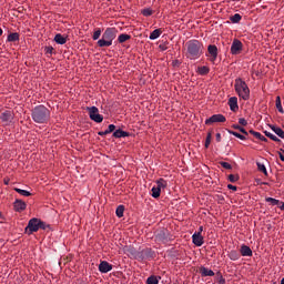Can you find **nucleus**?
Instances as JSON below:
<instances>
[{
  "label": "nucleus",
  "instance_id": "51",
  "mask_svg": "<svg viewBox=\"0 0 284 284\" xmlns=\"http://www.w3.org/2000/svg\"><path fill=\"white\" fill-rule=\"evenodd\" d=\"M215 139H216V142H217V143H221V141H222V134H221V133H216Z\"/></svg>",
  "mask_w": 284,
  "mask_h": 284
},
{
  "label": "nucleus",
  "instance_id": "49",
  "mask_svg": "<svg viewBox=\"0 0 284 284\" xmlns=\"http://www.w3.org/2000/svg\"><path fill=\"white\" fill-rule=\"evenodd\" d=\"M53 50H54L53 47H45V48H44L45 53H49V54H52V53H53Z\"/></svg>",
  "mask_w": 284,
  "mask_h": 284
},
{
  "label": "nucleus",
  "instance_id": "17",
  "mask_svg": "<svg viewBox=\"0 0 284 284\" xmlns=\"http://www.w3.org/2000/svg\"><path fill=\"white\" fill-rule=\"evenodd\" d=\"M200 274L202 277H214L215 276V272L209 267L202 266L200 268Z\"/></svg>",
  "mask_w": 284,
  "mask_h": 284
},
{
  "label": "nucleus",
  "instance_id": "26",
  "mask_svg": "<svg viewBox=\"0 0 284 284\" xmlns=\"http://www.w3.org/2000/svg\"><path fill=\"white\" fill-rule=\"evenodd\" d=\"M151 196L153 197V199H160V196H161V189L160 187H158V186H153L152 189H151Z\"/></svg>",
  "mask_w": 284,
  "mask_h": 284
},
{
  "label": "nucleus",
  "instance_id": "36",
  "mask_svg": "<svg viewBox=\"0 0 284 284\" xmlns=\"http://www.w3.org/2000/svg\"><path fill=\"white\" fill-rule=\"evenodd\" d=\"M156 187H159V190H162V187H168V182L164 179H160L156 181Z\"/></svg>",
  "mask_w": 284,
  "mask_h": 284
},
{
  "label": "nucleus",
  "instance_id": "39",
  "mask_svg": "<svg viewBox=\"0 0 284 284\" xmlns=\"http://www.w3.org/2000/svg\"><path fill=\"white\" fill-rule=\"evenodd\" d=\"M212 143V132H209L205 139L204 148L209 149Z\"/></svg>",
  "mask_w": 284,
  "mask_h": 284
},
{
  "label": "nucleus",
  "instance_id": "11",
  "mask_svg": "<svg viewBox=\"0 0 284 284\" xmlns=\"http://www.w3.org/2000/svg\"><path fill=\"white\" fill-rule=\"evenodd\" d=\"M207 52L210 54V61L215 62L219 57V48L215 44H210L207 47Z\"/></svg>",
  "mask_w": 284,
  "mask_h": 284
},
{
  "label": "nucleus",
  "instance_id": "6",
  "mask_svg": "<svg viewBox=\"0 0 284 284\" xmlns=\"http://www.w3.org/2000/svg\"><path fill=\"white\" fill-rule=\"evenodd\" d=\"M155 240L159 243L169 244L170 242L173 241V236L168 230H161L158 231V233L155 234Z\"/></svg>",
  "mask_w": 284,
  "mask_h": 284
},
{
  "label": "nucleus",
  "instance_id": "15",
  "mask_svg": "<svg viewBox=\"0 0 284 284\" xmlns=\"http://www.w3.org/2000/svg\"><path fill=\"white\" fill-rule=\"evenodd\" d=\"M241 256L243 257H252L253 256V250L248 246L243 244L240 248Z\"/></svg>",
  "mask_w": 284,
  "mask_h": 284
},
{
  "label": "nucleus",
  "instance_id": "9",
  "mask_svg": "<svg viewBox=\"0 0 284 284\" xmlns=\"http://www.w3.org/2000/svg\"><path fill=\"white\" fill-rule=\"evenodd\" d=\"M243 42L237 40V39H234L233 42H232V45H231V53L233 55H237L240 54L242 51H243Z\"/></svg>",
  "mask_w": 284,
  "mask_h": 284
},
{
  "label": "nucleus",
  "instance_id": "53",
  "mask_svg": "<svg viewBox=\"0 0 284 284\" xmlns=\"http://www.w3.org/2000/svg\"><path fill=\"white\" fill-rule=\"evenodd\" d=\"M203 231H204V226H200L197 233H200V235H202Z\"/></svg>",
  "mask_w": 284,
  "mask_h": 284
},
{
  "label": "nucleus",
  "instance_id": "13",
  "mask_svg": "<svg viewBox=\"0 0 284 284\" xmlns=\"http://www.w3.org/2000/svg\"><path fill=\"white\" fill-rule=\"evenodd\" d=\"M112 270H113V265L110 264L108 261H102V262L99 264V272H100L101 274H108V273H110Z\"/></svg>",
  "mask_w": 284,
  "mask_h": 284
},
{
  "label": "nucleus",
  "instance_id": "28",
  "mask_svg": "<svg viewBox=\"0 0 284 284\" xmlns=\"http://www.w3.org/2000/svg\"><path fill=\"white\" fill-rule=\"evenodd\" d=\"M161 34H162L161 29H155L154 31H152V32L150 33L149 39H150V40H156L158 38L161 37Z\"/></svg>",
  "mask_w": 284,
  "mask_h": 284
},
{
  "label": "nucleus",
  "instance_id": "40",
  "mask_svg": "<svg viewBox=\"0 0 284 284\" xmlns=\"http://www.w3.org/2000/svg\"><path fill=\"white\" fill-rule=\"evenodd\" d=\"M232 128L235 129V130L241 131L245 135H248V132L246 131V129L241 126L240 124H233Z\"/></svg>",
  "mask_w": 284,
  "mask_h": 284
},
{
  "label": "nucleus",
  "instance_id": "58",
  "mask_svg": "<svg viewBox=\"0 0 284 284\" xmlns=\"http://www.w3.org/2000/svg\"><path fill=\"white\" fill-rule=\"evenodd\" d=\"M103 133L106 135V134H110L108 130L103 131Z\"/></svg>",
  "mask_w": 284,
  "mask_h": 284
},
{
  "label": "nucleus",
  "instance_id": "29",
  "mask_svg": "<svg viewBox=\"0 0 284 284\" xmlns=\"http://www.w3.org/2000/svg\"><path fill=\"white\" fill-rule=\"evenodd\" d=\"M14 192H17L18 194H20V196H31L32 193L27 191V190H23V189H19V187H14L13 189Z\"/></svg>",
  "mask_w": 284,
  "mask_h": 284
},
{
  "label": "nucleus",
  "instance_id": "1",
  "mask_svg": "<svg viewBox=\"0 0 284 284\" xmlns=\"http://www.w3.org/2000/svg\"><path fill=\"white\" fill-rule=\"evenodd\" d=\"M31 119L34 123L45 124L51 119V111L43 104L36 105L31 110Z\"/></svg>",
  "mask_w": 284,
  "mask_h": 284
},
{
  "label": "nucleus",
  "instance_id": "20",
  "mask_svg": "<svg viewBox=\"0 0 284 284\" xmlns=\"http://www.w3.org/2000/svg\"><path fill=\"white\" fill-rule=\"evenodd\" d=\"M271 128V130L277 135L280 136V139H284V131L283 129L275 126L274 124H270L268 125Z\"/></svg>",
  "mask_w": 284,
  "mask_h": 284
},
{
  "label": "nucleus",
  "instance_id": "22",
  "mask_svg": "<svg viewBox=\"0 0 284 284\" xmlns=\"http://www.w3.org/2000/svg\"><path fill=\"white\" fill-rule=\"evenodd\" d=\"M248 132L251 134H253L255 136V139H257L258 141H263L264 143H267V138H265L263 134H261V132H256L254 130H250Z\"/></svg>",
  "mask_w": 284,
  "mask_h": 284
},
{
  "label": "nucleus",
  "instance_id": "55",
  "mask_svg": "<svg viewBox=\"0 0 284 284\" xmlns=\"http://www.w3.org/2000/svg\"><path fill=\"white\" fill-rule=\"evenodd\" d=\"M98 135H100V136H104L105 134H104V131H100V132H98Z\"/></svg>",
  "mask_w": 284,
  "mask_h": 284
},
{
  "label": "nucleus",
  "instance_id": "59",
  "mask_svg": "<svg viewBox=\"0 0 284 284\" xmlns=\"http://www.w3.org/2000/svg\"><path fill=\"white\" fill-rule=\"evenodd\" d=\"M280 152H281V154H284V150L283 149H281Z\"/></svg>",
  "mask_w": 284,
  "mask_h": 284
},
{
  "label": "nucleus",
  "instance_id": "23",
  "mask_svg": "<svg viewBox=\"0 0 284 284\" xmlns=\"http://www.w3.org/2000/svg\"><path fill=\"white\" fill-rule=\"evenodd\" d=\"M162 280L161 276L151 275L146 278V284H160V281Z\"/></svg>",
  "mask_w": 284,
  "mask_h": 284
},
{
  "label": "nucleus",
  "instance_id": "33",
  "mask_svg": "<svg viewBox=\"0 0 284 284\" xmlns=\"http://www.w3.org/2000/svg\"><path fill=\"white\" fill-rule=\"evenodd\" d=\"M258 172H262L265 176H267V168H265V164L261 162H256Z\"/></svg>",
  "mask_w": 284,
  "mask_h": 284
},
{
  "label": "nucleus",
  "instance_id": "34",
  "mask_svg": "<svg viewBox=\"0 0 284 284\" xmlns=\"http://www.w3.org/2000/svg\"><path fill=\"white\" fill-rule=\"evenodd\" d=\"M275 105L280 113H284L283 104L281 103V97H276Z\"/></svg>",
  "mask_w": 284,
  "mask_h": 284
},
{
  "label": "nucleus",
  "instance_id": "14",
  "mask_svg": "<svg viewBox=\"0 0 284 284\" xmlns=\"http://www.w3.org/2000/svg\"><path fill=\"white\" fill-rule=\"evenodd\" d=\"M192 243L196 246V247H202L204 245V237L201 233H194L192 235Z\"/></svg>",
  "mask_w": 284,
  "mask_h": 284
},
{
  "label": "nucleus",
  "instance_id": "43",
  "mask_svg": "<svg viewBox=\"0 0 284 284\" xmlns=\"http://www.w3.org/2000/svg\"><path fill=\"white\" fill-rule=\"evenodd\" d=\"M220 165L224 168V170H233L232 164H230L229 162H220Z\"/></svg>",
  "mask_w": 284,
  "mask_h": 284
},
{
  "label": "nucleus",
  "instance_id": "30",
  "mask_svg": "<svg viewBox=\"0 0 284 284\" xmlns=\"http://www.w3.org/2000/svg\"><path fill=\"white\" fill-rule=\"evenodd\" d=\"M211 69L206 65L197 68V72L200 75H207L210 73Z\"/></svg>",
  "mask_w": 284,
  "mask_h": 284
},
{
  "label": "nucleus",
  "instance_id": "57",
  "mask_svg": "<svg viewBox=\"0 0 284 284\" xmlns=\"http://www.w3.org/2000/svg\"><path fill=\"white\" fill-rule=\"evenodd\" d=\"M3 34V30L0 28V37Z\"/></svg>",
  "mask_w": 284,
  "mask_h": 284
},
{
  "label": "nucleus",
  "instance_id": "52",
  "mask_svg": "<svg viewBox=\"0 0 284 284\" xmlns=\"http://www.w3.org/2000/svg\"><path fill=\"white\" fill-rule=\"evenodd\" d=\"M159 49H160L161 51H165V50H168V45H166V44H160V45H159Z\"/></svg>",
  "mask_w": 284,
  "mask_h": 284
},
{
  "label": "nucleus",
  "instance_id": "21",
  "mask_svg": "<svg viewBox=\"0 0 284 284\" xmlns=\"http://www.w3.org/2000/svg\"><path fill=\"white\" fill-rule=\"evenodd\" d=\"M67 41H68V39L65 37H63L61 33H58L54 36V42L57 44L63 45L67 43Z\"/></svg>",
  "mask_w": 284,
  "mask_h": 284
},
{
  "label": "nucleus",
  "instance_id": "56",
  "mask_svg": "<svg viewBox=\"0 0 284 284\" xmlns=\"http://www.w3.org/2000/svg\"><path fill=\"white\" fill-rule=\"evenodd\" d=\"M280 154V159H281V161H283L284 162V155H283V153H278Z\"/></svg>",
  "mask_w": 284,
  "mask_h": 284
},
{
  "label": "nucleus",
  "instance_id": "48",
  "mask_svg": "<svg viewBox=\"0 0 284 284\" xmlns=\"http://www.w3.org/2000/svg\"><path fill=\"white\" fill-rule=\"evenodd\" d=\"M217 283L219 284H226V278L223 275H220Z\"/></svg>",
  "mask_w": 284,
  "mask_h": 284
},
{
  "label": "nucleus",
  "instance_id": "4",
  "mask_svg": "<svg viewBox=\"0 0 284 284\" xmlns=\"http://www.w3.org/2000/svg\"><path fill=\"white\" fill-rule=\"evenodd\" d=\"M234 89H235V92L237 93V95L240 98H242L244 101L250 100L251 89H250L248 84L246 83V81H244L241 78L235 79Z\"/></svg>",
  "mask_w": 284,
  "mask_h": 284
},
{
  "label": "nucleus",
  "instance_id": "2",
  "mask_svg": "<svg viewBox=\"0 0 284 284\" xmlns=\"http://www.w3.org/2000/svg\"><path fill=\"white\" fill-rule=\"evenodd\" d=\"M203 43L199 40H191L186 42V58L190 60H195L201 58L203 54Z\"/></svg>",
  "mask_w": 284,
  "mask_h": 284
},
{
  "label": "nucleus",
  "instance_id": "24",
  "mask_svg": "<svg viewBox=\"0 0 284 284\" xmlns=\"http://www.w3.org/2000/svg\"><path fill=\"white\" fill-rule=\"evenodd\" d=\"M125 212V206L124 205H119L115 210V215L118 219H122L124 216Z\"/></svg>",
  "mask_w": 284,
  "mask_h": 284
},
{
  "label": "nucleus",
  "instance_id": "44",
  "mask_svg": "<svg viewBox=\"0 0 284 284\" xmlns=\"http://www.w3.org/2000/svg\"><path fill=\"white\" fill-rule=\"evenodd\" d=\"M143 254L145 255V257H153V251L151 248H146L143 251Z\"/></svg>",
  "mask_w": 284,
  "mask_h": 284
},
{
  "label": "nucleus",
  "instance_id": "47",
  "mask_svg": "<svg viewBox=\"0 0 284 284\" xmlns=\"http://www.w3.org/2000/svg\"><path fill=\"white\" fill-rule=\"evenodd\" d=\"M239 123L242 124L243 126H246L248 124L247 120L244 118L239 119Z\"/></svg>",
  "mask_w": 284,
  "mask_h": 284
},
{
  "label": "nucleus",
  "instance_id": "54",
  "mask_svg": "<svg viewBox=\"0 0 284 284\" xmlns=\"http://www.w3.org/2000/svg\"><path fill=\"white\" fill-rule=\"evenodd\" d=\"M173 65H180V61L179 60H174L173 61Z\"/></svg>",
  "mask_w": 284,
  "mask_h": 284
},
{
  "label": "nucleus",
  "instance_id": "25",
  "mask_svg": "<svg viewBox=\"0 0 284 284\" xmlns=\"http://www.w3.org/2000/svg\"><path fill=\"white\" fill-rule=\"evenodd\" d=\"M20 40V34L18 32H14V33H10L8 37H7V41L8 42H16V41H19Z\"/></svg>",
  "mask_w": 284,
  "mask_h": 284
},
{
  "label": "nucleus",
  "instance_id": "37",
  "mask_svg": "<svg viewBox=\"0 0 284 284\" xmlns=\"http://www.w3.org/2000/svg\"><path fill=\"white\" fill-rule=\"evenodd\" d=\"M232 23H240L242 20V16L240 13H236L230 18Z\"/></svg>",
  "mask_w": 284,
  "mask_h": 284
},
{
  "label": "nucleus",
  "instance_id": "10",
  "mask_svg": "<svg viewBox=\"0 0 284 284\" xmlns=\"http://www.w3.org/2000/svg\"><path fill=\"white\" fill-rule=\"evenodd\" d=\"M14 119V113L10 110H6L0 114V120L6 124L9 125Z\"/></svg>",
  "mask_w": 284,
  "mask_h": 284
},
{
  "label": "nucleus",
  "instance_id": "31",
  "mask_svg": "<svg viewBox=\"0 0 284 284\" xmlns=\"http://www.w3.org/2000/svg\"><path fill=\"white\" fill-rule=\"evenodd\" d=\"M264 134L267 136V139H271V141H275V143H281V139H278L272 132L264 131Z\"/></svg>",
  "mask_w": 284,
  "mask_h": 284
},
{
  "label": "nucleus",
  "instance_id": "18",
  "mask_svg": "<svg viewBox=\"0 0 284 284\" xmlns=\"http://www.w3.org/2000/svg\"><path fill=\"white\" fill-rule=\"evenodd\" d=\"M112 135H113L114 139H125V136H130L131 134L126 131L118 129L113 132Z\"/></svg>",
  "mask_w": 284,
  "mask_h": 284
},
{
  "label": "nucleus",
  "instance_id": "50",
  "mask_svg": "<svg viewBox=\"0 0 284 284\" xmlns=\"http://www.w3.org/2000/svg\"><path fill=\"white\" fill-rule=\"evenodd\" d=\"M227 189L232 190L233 192H237V186H235L233 184H227Z\"/></svg>",
  "mask_w": 284,
  "mask_h": 284
},
{
  "label": "nucleus",
  "instance_id": "60",
  "mask_svg": "<svg viewBox=\"0 0 284 284\" xmlns=\"http://www.w3.org/2000/svg\"><path fill=\"white\" fill-rule=\"evenodd\" d=\"M2 217H3L2 212H0V219H2Z\"/></svg>",
  "mask_w": 284,
  "mask_h": 284
},
{
  "label": "nucleus",
  "instance_id": "61",
  "mask_svg": "<svg viewBox=\"0 0 284 284\" xmlns=\"http://www.w3.org/2000/svg\"><path fill=\"white\" fill-rule=\"evenodd\" d=\"M273 284H276V283H273Z\"/></svg>",
  "mask_w": 284,
  "mask_h": 284
},
{
  "label": "nucleus",
  "instance_id": "12",
  "mask_svg": "<svg viewBox=\"0 0 284 284\" xmlns=\"http://www.w3.org/2000/svg\"><path fill=\"white\" fill-rule=\"evenodd\" d=\"M13 210L17 213H22L24 212V210H27V203L22 200L17 199L13 202Z\"/></svg>",
  "mask_w": 284,
  "mask_h": 284
},
{
  "label": "nucleus",
  "instance_id": "45",
  "mask_svg": "<svg viewBox=\"0 0 284 284\" xmlns=\"http://www.w3.org/2000/svg\"><path fill=\"white\" fill-rule=\"evenodd\" d=\"M142 14L144 17H151L153 14V11L151 9H144L142 10Z\"/></svg>",
  "mask_w": 284,
  "mask_h": 284
},
{
  "label": "nucleus",
  "instance_id": "32",
  "mask_svg": "<svg viewBox=\"0 0 284 284\" xmlns=\"http://www.w3.org/2000/svg\"><path fill=\"white\" fill-rule=\"evenodd\" d=\"M227 132L232 135H234L236 139H240L241 141H246V136L236 132V131H232V130H227Z\"/></svg>",
  "mask_w": 284,
  "mask_h": 284
},
{
  "label": "nucleus",
  "instance_id": "46",
  "mask_svg": "<svg viewBox=\"0 0 284 284\" xmlns=\"http://www.w3.org/2000/svg\"><path fill=\"white\" fill-rule=\"evenodd\" d=\"M115 129H116V125H115V124H109L106 131H108V133L110 134V133H112V132H115Z\"/></svg>",
  "mask_w": 284,
  "mask_h": 284
},
{
  "label": "nucleus",
  "instance_id": "5",
  "mask_svg": "<svg viewBox=\"0 0 284 284\" xmlns=\"http://www.w3.org/2000/svg\"><path fill=\"white\" fill-rule=\"evenodd\" d=\"M40 231L39 219L32 217L29 220L28 225L24 227V233L27 235H32L33 233H38Z\"/></svg>",
  "mask_w": 284,
  "mask_h": 284
},
{
  "label": "nucleus",
  "instance_id": "16",
  "mask_svg": "<svg viewBox=\"0 0 284 284\" xmlns=\"http://www.w3.org/2000/svg\"><path fill=\"white\" fill-rule=\"evenodd\" d=\"M229 105H230V110L233 112H236L240 106H239V98L237 97H231L229 99Z\"/></svg>",
  "mask_w": 284,
  "mask_h": 284
},
{
  "label": "nucleus",
  "instance_id": "41",
  "mask_svg": "<svg viewBox=\"0 0 284 284\" xmlns=\"http://www.w3.org/2000/svg\"><path fill=\"white\" fill-rule=\"evenodd\" d=\"M102 34V30L100 28H98L94 32H93V36H92V39L93 40H99L100 37Z\"/></svg>",
  "mask_w": 284,
  "mask_h": 284
},
{
  "label": "nucleus",
  "instance_id": "7",
  "mask_svg": "<svg viewBox=\"0 0 284 284\" xmlns=\"http://www.w3.org/2000/svg\"><path fill=\"white\" fill-rule=\"evenodd\" d=\"M87 110L89 111V118L97 122L101 123L104 120V116L99 113V108L97 106H88Z\"/></svg>",
  "mask_w": 284,
  "mask_h": 284
},
{
  "label": "nucleus",
  "instance_id": "19",
  "mask_svg": "<svg viewBox=\"0 0 284 284\" xmlns=\"http://www.w3.org/2000/svg\"><path fill=\"white\" fill-rule=\"evenodd\" d=\"M227 257L231 261L236 262V261H239L241 258V254H240L239 251L232 250V251L229 252Z\"/></svg>",
  "mask_w": 284,
  "mask_h": 284
},
{
  "label": "nucleus",
  "instance_id": "35",
  "mask_svg": "<svg viewBox=\"0 0 284 284\" xmlns=\"http://www.w3.org/2000/svg\"><path fill=\"white\" fill-rule=\"evenodd\" d=\"M131 36L126 34V33H122L118 37V41L120 43H124L125 41L130 40Z\"/></svg>",
  "mask_w": 284,
  "mask_h": 284
},
{
  "label": "nucleus",
  "instance_id": "27",
  "mask_svg": "<svg viewBox=\"0 0 284 284\" xmlns=\"http://www.w3.org/2000/svg\"><path fill=\"white\" fill-rule=\"evenodd\" d=\"M39 230L51 231V225L39 219Z\"/></svg>",
  "mask_w": 284,
  "mask_h": 284
},
{
  "label": "nucleus",
  "instance_id": "3",
  "mask_svg": "<svg viewBox=\"0 0 284 284\" xmlns=\"http://www.w3.org/2000/svg\"><path fill=\"white\" fill-rule=\"evenodd\" d=\"M118 29L116 28H106L102 33V38L98 40L97 44L100 48L110 47L113 44V40L116 39Z\"/></svg>",
  "mask_w": 284,
  "mask_h": 284
},
{
  "label": "nucleus",
  "instance_id": "8",
  "mask_svg": "<svg viewBox=\"0 0 284 284\" xmlns=\"http://www.w3.org/2000/svg\"><path fill=\"white\" fill-rule=\"evenodd\" d=\"M222 122H226V116L223 114H214L205 120L206 125H211L214 123H222Z\"/></svg>",
  "mask_w": 284,
  "mask_h": 284
},
{
  "label": "nucleus",
  "instance_id": "38",
  "mask_svg": "<svg viewBox=\"0 0 284 284\" xmlns=\"http://www.w3.org/2000/svg\"><path fill=\"white\" fill-rule=\"evenodd\" d=\"M266 203H271V205H281V201L280 200H276L274 197H266L265 199Z\"/></svg>",
  "mask_w": 284,
  "mask_h": 284
},
{
  "label": "nucleus",
  "instance_id": "42",
  "mask_svg": "<svg viewBox=\"0 0 284 284\" xmlns=\"http://www.w3.org/2000/svg\"><path fill=\"white\" fill-rule=\"evenodd\" d=\"M229 181L231 183H236V181H240V175L230 174L229 175Z\"/></svg>",
  "mask_w": 284,
  "mask_h": 284
}]
</instances>
